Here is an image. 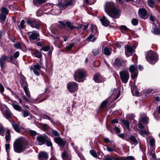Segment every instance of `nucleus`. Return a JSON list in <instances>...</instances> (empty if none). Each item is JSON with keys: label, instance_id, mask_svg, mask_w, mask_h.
I'll return each instance as SVG.
<instances>
[{"label": "nucleus", "instance_id": "nucleus-1", "mask_svg": "<svg viewBox=\"0 0 160 160\" xmlns=\"http://www.w3.org/2000/svg\"><path fill=\"white\" fill-rule=\"evenodd\" d=\"M73 0H64V2L62 3V0H58V6L55 5L52 7V5L48 8H46V11L47 12L44 13L48 15L51 14L54 15H58L61 13L60 8H65L68 6L71 5Z\"/></svg>", "mask_w": 160, "mask_h": 160}, {"label": "nucleus", "instance_id": "nucleus-14", "mask_svg": "<svg viewBox=\"0 0 160 160\" xmlns=\"http://www.w3.org/2000/svg\"><path fill=\"white\" fill-rule=\"evenodd\" d=\"M47 138L48 137L46 136L40 135L38 136L37 138V140L38 142V144L40 145H42L45 143Z\"/></svg>", "mask_w": 160, "mask_h": 160}, {"label": "nucleus", "instance_id": "nucleus-6", "mask_svg": "<svg viewBox=\"0 0 160 160\" xmlns=\"http://www.w3.org/2000/svg\"><path fill=\"white\" fill-rule=\"evenodd\" d=\"M44 67L42 63L41 62L40 64L37 63L36 65H34L33 66L30 67V69L37 76H39L40 75L39 72L41 68L44 69Z\"/></svg>", "mask_w": 160, "mask_h": 160}, {"label": "nucleus", "instance_id": "nucleus-22", "mask_svg": "<svg viewBox=\"0 0 160 160\" xmlns=\"http://www.w3.org/2000/svg\"><path fill=\"white\" fill-rule=\"evenodd\" d=\"M125 54L126 56H129L131 55L133 52V48L130 46H128L125 47Z\"/></svg>", "mask_w": 160, "mask_h": 160}, {"label": "nucleus", "instance_id": "nucleus-44", "mask_svg": "<svg viewBox=\"0 0 160 160\" xmlns=\"http://www.w3.org/2000/svg\"><path fill=\"white\" fill-rule=\"evenodd\" d=\"M28 132H29L30 135L32 136H34L36 135L37 134V132L35 131L32 130L30 129L28 130Z\"/></svg>", "mask_w": 160, "mask_h": 160}, {"label": "nucleus", "instance_id": "nucleus-11", "mask_svg": "<svg viewBox=\"0 0 160 160\" xmlns=\"http://www.w3.org/2000/svg\"><path fill=\"white\" fill-rule=\"evenodd\" d=\"M27 22V23L32 28H35L38 29H39V26L41 24L40 21L33 19L28 20Z\"/></svg>", "mask_w": 160, "mask_h": 160}, {"label": "nucleus", "instance_id": "nucleus-60", "mask_svg": "<svg viewBox=\"0 0 160 160\" xmlns=\"http://www.w3.org/2000/svg\"><path fill=\"white\" fill-rule=\"evenodd\" d=\"M48 126L46 124H44L42 126V128L43 130L46 131L48 130Z\"/></svg>", "mask_w": 160, "mask_h": 160}, {"label": "nucleus", "instance_id": "nucleus-34", "mask_svg": "<svg viewBox=\"0 0 160 160\" xmlns=\"http://www.w3.org/2000/svg\"><path fill=\"white\" fill-rule=\"evenodd\" d=\"M139 134L142 136H143L144 135H147L149 133L148 130H144L143 129H141L138 130Z\"/></svg>", "mask_w": 160, "mask_h": 160}, {"label": "nucleus", "instance_id": "nucleus-30", "mask_svg": "<svg viewBox=\"0 0 160 160\" xmlns=\"http://www.w3.org/2000/svg\"><path fill=\"white\" fill-rule=\"evenodd\" d=\"M121 121L124 125L126 126L128 130L129 129L130 124L128 120L124 119H122L121 120Z\"/></svg>", "mask_w": 160, "mask_h": 160}, {"label": "nucleus", "instance_id": "nucleus-54", "mask_svg": "<svg viewBox=\"0 0 160 160\" xmlns=\"http://www.w3.org/2000/svg\"><path fill=\"white\" fill-rule=\"evenodd\" d=\"M24 23H25V21L24 20H22L20 24V27L22 29L24 28L25 27V26L24 25Z\"/></svg>", "mask_w": 160, "mask_h": 160}, {"label": "nucleus", "instance_id": "nucleus-29", "mask_svg": "<svg viewBox=\"0 0 160 160\" xmlns=\"http://www.w3.org/2000/svg\"><path fill=\"white\" fill-rule=\"evenodd\" d=\"M32 55L34 57L38 58H40L42 57V54L41 52L37 50H36L35 52H33L32 53Z\"/></svg>", "mask_w": 160, "mask_h": 160}, {"label": "nucleus", "instance_id": "nucleus-21", "mask_svg": "<svg viewBox=\"0 0 160 160\" xmlns=\"http://www.w3.org/2000/svg\"><path fill=\"white\" fill-rule=\"evenodd\" d=\"M100 20L102 25L105 27L108 26L110 24V22L105 16H103Z\"/></svg>", "mask_w": 160, "mask_h": 160}, {"label": "nucleus", "instance_id": "nucleus-62", "mask_svg": "<svg viewBox=\"0 0 160 160\" xmlns=\"http://www.w3.org/2000/svg\"><path fill=\"white\" fill-rule=\"evenodd\" d=\"M42 15V10H39L37 12V15L39 17L41 16Z\"/></svg>", "mask_w": 160, "mask_h": 160}, {"label": "nucleus", "instance_id": "nucleus-35", "mask_svg": "<svg viewBox=\"0 0 160 160\" xmlns=\"http://www.w3.org/2000/svg\"><path fill=\"white\" fill-rule=\"evenodd\" d=\"M100 50L101 48H95L92 50V52L94 55L96 56L99 53Z\"/></svg>", "mask_w": 160, "mask_h": 160}, {"label": "nucleus", "instance_id": "nucleus-5", "mask_svg": "<svg viewBox=\"0 0 160 160\" xmlns=\"http://www.w3.org/2000/svg\"><path fill=\"white\" fill-rule=\"evenodd\" d=\"M147 61L151 64H154L158 59V56L157 53L150 51L147 52L146 56Z\"/></svg>", "mask_w": 160, "mask_h": 160}, {"label": "nucleus", "instance_id": "nucleus-3", "mask_svg": "<svg viewBox=\"0 0 160 160\" xmlns=\"http://www.w3.org/2000/svg\"><path fill=\"white\" fill-rule=\"evenodd\" d=\"M13 148L15 152L20 153L24 151L26 148H29L28 142L25 139H18L14 142Z\"/></svg>", "mask_w": 160, "mask_h": 160}, {"label": "nucleus", "instance_id": "nucleus-9", "mask_svg": "<svg viewBox=\"0 0 160 160\" xmlns=\"http://www.w3.org/2000/svg\"><path fill=\"white\" fill-rule=\"evenodd\" d=\"M31 34L29 36L28 38L30 41L31 42H33L35 40L38 41L39 40V34L38 32L33 31L32 32H28L27 34Z\"/></svg>", "mask_w": 160, "mask_h": 160}, {"label": "nucleus", "instance_id": "nucleus-13", "mask_svg": "<svg viewBox=\"0 0 160 160\" xmlns=\"http://www.w3.org/2000/svg\"><path fill=\"white\" fill-rule=\"evenodd\" d=\"M54 140L59 147L62 148H63L66 143V142L65 140L59 137L54 138Z\"/></svg>", "mask_w": 160, "mask_h": 160}, {"label": "nucleus", "instance_id": "nucleus-46", "mask_svg": "<svg viewBox=\"0 0 160 160\" xmlns=\"http://www.w3.org/2000/svg\"><path fill=\"white\" fill-rule=\"evenodd\" d=\"M50 48V47L49 46H45L42 47L40 51L42 50L44 51H47L49 50Z\"/></svg>", "mask_w": 160, "mask_h": 160}, {"label": "nucleus", "instance_id": "nucleus-31", "mask_svg": "<svg viewBox=\"0 0 160 160\" xmlns=\"http://www.w3.org/2000/svg\"><path fill=\"white\" fill-rule=\"evenodd\" d=\"M6 141H10L11 140L10 131L9 130H7L5 137Z\"/></svg>", "mask_w": 160, "mask_h": 160}, {"label": "nucleus", "instance_id": "nucleus-24", "mask_svg": "<svg viewBox=\"0 0 160 160\" xmlns=\"http://www.w3.org/2000/svg\"><path fill=\"white\" fill-rule=\"evenodd\" d=\"M11 101L12 102L11 104L13 106V108L15 110L20 111L22 108L18 104V103L14 101L11 100Z\"/></svg>", "mask_w": 160, "mask_h": 160}, {"label": "nucleus", "instance_id": "nucleus-32", "mask_svg": "<svg viewBox=\"0 0 160 160\" xmlns=\"http://www.w3.org/2000/svg\"><path fill=\"white\" fill-rule=\"evenodd\" d=\"M6 109L5 110V114L6 118L8 119V118H10L11 116V112L10 110L7 108V107L5 106Z\"/></svg>", "mask_w": 160, "mask_h": 160}, {"label": "nucleus", "instance_id": "nucleus-36", "mask_svg": "<svg viewBox=\"0 0 160 160\" xmlns=\"http://www.w3.org/2000/svg\"><path fill=\"white\" fill-rule=\"evenodd\" d=\"M60 134L58 132L54 130H52L51 131V136H59Z\"/></svg>", "mask_w": 160, "mask_h": 160}, {"label": "nucleus", "instance_id": "nucleus-52", "mask_svg": "<svg viewBox=\"0 0 160 160\" xmlns=\"http://www.w3.org/2000/svg\"><path fill=\"white\" fill-rule=\"evenodd\" d=\"M108 102L106 100L103 101L101 103L100 107L102 108H104L107 104Z\"/></svg>", "mask_w": 160, "mask_h": 160}, {"label": "nucleus", "instance_id": "nucleus-10", "mask_svg": "<svg viewBox=\"0 0 160 160\" xmlns=\"http://www.w3.org/2000/svg\"><path fill=\"white\" fill-rule=\"evenodd\" d=\"M8 10L7 9L3 7L1 10V13H0V22L2 24H3L6 19L8 13Z\"/></svg>", "mask_w": 160, "mask_h": 160}, {"label": "nucleus", "instance_id": "nucleus-41", "mask_svg": "<svg viewBox=\"0 0 160 160\" xmlns=\"http://www.w3.org/2000/svg\"><path fill=\"white\" fill-rule=\"evenodd\" d=\"M131 92L134 95V93H135V95L136 96H138L139 93V92L136 89V87H134L133 89H132V88H131Z\"/></svg>", "mask_w": 160, "mask_h": 160}, {"label": "nucleus", "instance_id": "nucleus-57", "mask_svg": "<svg viewBox=\"0 0 160 160\" xmlns=\"http://www.w3.org/2000/svg\"><path fill=\"white\" fill-rule=\"evenodd\" d=\"M120 28L121 30H124L125 31H128L129 30V29L127 28L125 26L122 25L120 27Z\"/></svg>", "mask_w": 160, "mask_h": 160}, {"label": "nucleus", "instance_id": "nucleus-18", "mask_svg": "<svg viewBox=\"0 0 160 160\" xmlns=\"http://www.w3.org/2000/svg\"><path fill=\"white\" fill-rule=\"evenodd\" d=\"M20 53L19 51L16 52L13 56L8 55V57L9 58V60L8 61V62H13V60L17 59L19 56Z\"/></svg>", "mask_w": 160, "mask_h": 160}, {"label": "nucleus", "instance_id": "nucleus-40", "mask_svg": "<svg viewBox=\"0 0 160 160\" xmlns=\"http://www.w3.org/2000/svg\"><path fill=\"white\" fill-rule=\"evenodd\" d=\"M150 147H152V148H154V146L155 145V140L153 138H151L150 140Z\"/></svg>", "mask_w": 160, "mask_h": 160}, {"label": "nucleus", "instance_id": "nucleus-7", "mask_svg": "<svg viewBox=\"0 0 160 160\" xmlns=\"http://www.w3.org/2000/svg\"><path fill=\"white\" fill-rule=\"evenodd\" d=\"M121 81L123 83H127L129 78V74L128 71L122 70L119 72Z\"/></svg>", "mask_w": 160, "mask_h": 160}, {"label": "nucleus", "instance_id": "nucleus-16", "mask_svg": "<svg viewBox=\"0 0 160 160\" xmlns=\"http://www.w3.org/2000/svg\"><path fill=\"white\" fill-rule=\"evenodd\" d=\"M38 158L39 160H48V156L47 152H42L39 153Z\"/></svg>", "mask_w": 160, "mask_h": 160}, {"label": "nucleus", "instance_id": "nucleus-26", "mask_svg": "<svg viewBox=\"0 0 160 160\" xmlns=\"http://www.w3.org/2000/svg\"><path fill=\"white\" fill-rule=\"evenodd\" d=\"M122 65L121 60L119 59L116 58L114 62V67L119 68Z\"/></svg>", "mask_w": 160, "mask_h": 160}, {"label": "nucleus", "instance_id": "nucleus-15", "mask_svg": "<svg viewBox=\"0 0 160 160\" xmlns=\"http://www.w3.org/2000/svg\"><path fill=\"white\" fill-rule=\"evenodd\" d=\"M138 14L139 16L142 19L147 18V11L144 8L140 9L138 11Z\"/></svg>", "mask_w": 160, "mask_h": 160}, {"label": "nucleus", "instance_id": "nucleus-4", "mask_svg": "<svg viewBox=\"0 0 160 160\" xmlns=\"http://www.w3.org/2000/svg\"><path fill=\"white\" fill-rule=\"evenodd\" d=\"M88 76L87 72L83 68L77 69L73 75L74 80L79 82H83Z\"/></svg>", "mask_w": 160, "mask_h": 160}, {"label": "nucleus", "instance_id": "nucleus-45", "mask_svg": "<svg viewBox=\"0 0 160 160\" xmlns=\"http://www.w3.org/2000/svg\"><path fill=\"white\" fill-rule=\"evenodd\" d=\"M152 32L155 34L158 35L160 34V30L157 28H154L152 31Z\"/></svg>", "mask_w": 160, "mask_h": 160}, {"label": "nucleus", "instance_id": "nucleus-8", "mask_svg": "<svg viewBox=\"0 0 160 160\" xmlns=\"http://www.w3.org/2000/svg\"><path fill=\"white\" fill-rule=\"evenodd\" d=\"M67 87L68 90L71 93H73L76 92L78 88L77 83L74 82L68 83Z\"/></svg>", "mask_w": 160, "mask_h": 160}, {"label": "nucleus", "instance_id": "nucleus-58", "mask_svg": "<svg viewBox=\"0 0 160 160\" xmlns=\"http://www.w3.org/2000/svg\"><path fill=\"white\" fill-rule=\"evenodd\" d=\"M4 89L3 86L2 84H0V92L3 95H4V94H3V93L4 92Z\"/></svg>", "mask_w": 160, "mask_h": 160}, {"label": "nucleus", "instance_id": "nucleus-56", "mask_svg": "<svg viewBox=\"0 0 160 160\" xmlns=\"http://www.w3.org/2000/svg\"><path fill=\"white\" fill-rule=\"evenodd\" d=\"M6 150L7 152L8 153L10 151V144H6L5 145Z\"/></svg>", "mask_w": 160, "mask_h": 160}, {"label": "nucleus", "instance_id": "nucleus-28", "mask_svg": "<svg viewBox=\"0 0 160 160\" xmlns=\"http://www.w3.org/2000/svg\"><path fill=\"white\" fill-rule=\"evenodd\" d=\"M20 83L23 88H28V84L26 82L25 78H24L21 79Z\"/></svg>", "mask_w": 160, "mask_h": 160}, {"label": "nucleus", "instance_id": "nucleus-42", "mask_svg": "<svg viewBox=\"0 0 160 160\" xmlns=\"http://www.w3.org/2000/svg\"><path fill=\"white\" fill-rule=\"evenodd\" d=\"M92 31L94 33H97V27L94 25H92L91 27Z\"/></svg>", "mask_w": 160, "mask_h": 160}, {"label": "nucleus", "instance_id": "nucleus-59", "mask_svg": "<svg viewBox=\"0 0 160 160\" xmlns=\"http://www.w3.org/2000/svg\"><path fill=\"white\" fill-rule=\"evenodd\" d=\"M132 74L131 75L132 78L134 79L136 78L138 74L137 72H132Z\"/></svg>", "mask_w": 160, "mask_h": 160}, {"label": "nucleus", "instance_id": "nucleus-37", "mask_svg": "<svg viewBox=\"0 0 160 160\" xmlns=\"http://www.w3.org/2000/svg\"><path fill=\"white\" fill-rule=\"evenodd\" d=\"M147 3L149 6L152 8H153L155 5V2L153 0H148Z\"/></svg>", "mask_w": 160, "mask_h": 160}, {"label": "nucleus", "instance_id": "nucleus-53", "mask_svg": "<svg viewBox=\"0 0 160 160\" xmlns=\"http://www.w3.org/2000/svg\"><path fill=\"white\" fill-rule=\"evenodd\" d=\"M90 154L94 157L95 158H97L98 156L97 155L96 152L93 150H91L90 151Z\"/></svg>", "mask_w": 160, "mask_h": 160}, {"label": "nucleus", "instance_id": "nucleus-50", "mask_svg": "<svg viewBox=\"0 0 160 160\" xmlns=\"http://www.w3.org/2000/svg\"><path fill=\"white\" fill-rule=\"evenodd\" d=\"M14 47L18 49H20L21 48V45L20 42H18L14 44Z\"/></svg>", "mask_w": 160, "mask_h": 160}, {"label": "nucleus", "instance_id": "nucleus-63", "mask_svg": "<svg viewBox=\"0 0 160 160\" xmlns=\"http://www.w3.org/2000/svg\"><path fill=\"white\" fill-rule=\"evenodd\" d=\"M42 118L44 119H47L49 120H51V119L50 117L46 115H43L42 116Z\"/></svg>", "mask_w": 160, "mask_h": 160}, {"label": "nucleus", "instance_id": "nucleus-43", "mask_svg": "<svg viewBox=\"0 0 160 160\" xmlns=\"http://www.w3.org/2000/svg\"><path fill=\"white\" fill-rule=\"evenodd\" d=\"M45 143H46L47 145L48 146L52 147V143L50 139L48 137Z\"/></svg>", "mask_w": 160, "mask_h": 160}, {"label": "nucleus", "instance_id": "nucleus-17", "mask_svg": "<svg viewBox=\"0 0 160 160\" xmlns=\"http://www.w3.org/2000/svg\"><path fill=\"white\" fill-rule=\"evenodd\" d=\"M93 79L95 82L97 83L101 82L105 80L104 78L99 74L95 75L93 76Z\"/></svg>", "mask_w": 160, "mask_h": 160}, {"label": "nucleus", "instance_id": "nucleus-47", "mask_svg": "<svg viewBox=\"0 0 160 160\" xmlns=\"http://www.w3.org/2000/svg\"><path fill=\"white\" fill-rule=\"evenodd\" d=\"M148 121V118L147 117H143L141 119V121L144 123H147Z\"/></svg>", "mask_w": 160, "mask_h": 160}, {"label": "nucleus", "instance_id": "nucleus-39", "mask_svg": "<svg viewBox=\"0 0 160 160\" xmlns=\"http://www.w3.org/2000/svg\"><path fill=\"white\" fill-rule=\"evenodd\" d=\"M29 112L28 110L22 111V114L24 117H28L29 115Z\"/></svg>", "mask_w": 160, "mask_h": 160}, {"label": "nucleus", "instance_id": "nucleus-38", "mask_svg": "<svg viewBox=\"0 0 160 160\" xmlns=\"http://www.w3.org/2000/svg\"><path fill=\"white\" fill-rule=\"evenodd\" d=\"M26 95L28 97L31 98V95L30 94V93L29 91L28 88H23Z\"/></svg>", "mask_w": 160, "mask_h": 160}, {"label": "nucleus", "instance_id": "nucleus-12", "mask_svg": "<svg viewBox=\"0 0 160 160\" xmlns=\"http://www.w3.org/2000/svg\"><path fill=\"white\" fill-rule=\"evenodd\" d=\"M8 58L9 59L8 56L7 57L6 55H2L0 58V66L1 68V71L4 72V69L6 66V62L8 60Z\"/></svg>", "mask_w": 160, "mask_h": 160}, {"label": "nucleus", "instance_id": "nucleus-64", "mask_svg": "<svg viewBox=\"0 0 160 160\" xmlns=\"http://www.w3.org/2000/svg\"><path fill=\"white\" fill-rule=\"evenodd\" d=\"M126 160H134V158L132 156H129L126 157Z\"/></svg>", "mask_w": 160, "mask_h": 160}, {"label": "nucleus", "instance_id": "nucleus-48", "mask_svg": "<svg viewBox=\"0 0 160 160\" xmlns=\"http://www.w3.org/2000/svg\"><path fill=\"white\" fill-rule=\"evenodd\" d=\"M5 131L4 128L3 127H0V135L2 136L4 135Z\"/></svg>", "mask_w": 160, "mask_h": 160}, {"label": "nucleus", "instance_id": "nucleus-23", "mask_svg": "<svg viewBox=\"0 0 160 160\" xmlns=\"http://www.w3.org/2000/svg\"><path fill=\"white\" fill-rule=\"evenodd\" d=\"M12 125L15 131L18 133L21 132V129L20 128L19 123H17L12 122Z\"/></svg>", "mask_w": 160, "mask_h": 160}, {"label": "nucleus", "instance_id": "nucleus-27", "mask_svg": "<svg viewBox=\"0 0 160 160\" xmlns=\"http://www.w3.org/2000/svg\"><path fill=\"white\" fill-rule=\"evenodd\" d=\"M112 50L111 48L106 47L103 49V52L106 55L109 56L111 54Z\"/></svg>", "mask_w": 160, "mask_h": 160}, {"label": "nucleus", "instance_id": "nucleus-51", "mask_svg": "<svg viewBox=\"0 0 160 160\" xmlns=\"http://www.w3.org/2000/svg\"><path fill=\"white\" fill-rule=\"evenodd\" d=\"M62 157L63 160H66V159L67 158L66 152L64 151L62 153Z\"/></svg>", "mask_w": 160, "mask_h": 160}, {"label": "nucleus", "instance_id": "nucleus-33", "mask_svg": "<svg viewBox=\"0 0 160 160\" xmlns=\"http://www.w3.org/2000/svg\"><path fill=\"white\" fill-rule=\"evenodd\" d=\"M137 67L136 66H135L134 65H131L129 67V70L131 73L134 72H137L136 71Z\"/></svg>", "mask_w": 160, "mask_h": 160}, {"label": "nucleus", "instance_id": "nucleus-20", "mask_svg": "<svg viewBox=\"0 0 160 160\" xmlns=\"http://www.w3.org/2000/svg\"><path fill=\"white\" fill-rule=\"evenodd\" d=\"M148 155L151 160H154L156 159V157L154 148L151 149L148 152Z\"/></svg>", "mask_w": 160, "mask_h": 160}, {"label": "nucleus", "instance_id": "nucleus-61", "mask_svg": "<svg viewBox=\"0 0 160 160\" xmlns=\"http://www.w3.org/2000/svg\"><path fill=\"white\" fill-rule=\"evenodd\" d=\"M59 22L61 24V27L62 28H64L66 26V23L64 22L61 21Z\"/></svg>", "mask_w": 160, "mask_h": 160}, {"label": "nucleus", "instance_id": "nucleus-2", "mask_svg": "<svg viewBox=\"0 0 160 160\" xmlns=\"http://www.w3.org/2000/svg\"><path fill=\"white\" fill-rule=\"evenodd\" d=\"M105 10L107 14L112 18H118L120 15V9L116 6L115 3L112 2L106 3L105 6Z\"/></svg>", "mask_w": 160, "mask_h": 160}, {"label": "nucleus", "instance_id": "nucleus-19", "mask_svg": "<svg viewBox=\"0 0 160 160\" xmlns=\"http://www.w3.org/2000/svg\"><path fill=\"white\" fill-rule=\"evenodd\" d=\"M126 140L130 142L131 144H134L136 145L138 144V142L135 137L132 135L130 136L128 138L126 139Z\"/></svg>", "mask_w": 160, "mask_h": 160}, {"label": "nucleus", "instance_id": "nucleus-49", "mask_svg": "<svg viewBox=\"0 0 160 160\" xmlns=\"http://www.w3.org/2000/svg\"><path fill=\"white\" fill-rule=\"evenodd\" d=\"M131 22L133 25L136 26L138 24V21L137 19L133 18Z\"/></svg>", "mask_w": 160, "mask_h": 160}, {"label": "nucleus", "instance_id": "nucleus-25", "mask_svg": "<svg viewBox=\"0 0 160 160\" xmlns=\"http://www.w3.org/2000/svg\"><path fill=\"white\" fill-rule=\"evenodd\" d=\"M65 23L66 26L71 30H72L74 28L80 29L82 28V26L81 25H78V26L74 27L69 22H66Z\"/></svg>", "mask_w": 160, "mask_h": 160}, {"label": "nucleus", "instance_id": "nucleus-55", "mask_svg": "<svg viewBox=\"0 0 160 160\" xmlns=\"http://www.w3.org/2000/svg\"><path fill=\"white\" fill-rule=\"evenodd\" d=\"M74 45V44H73L72 43H71L69 46L67 47L66 48L67 50L68 51L72 49V48L73 47V46Z\"/></svg>", "mask_w": 160, "mask_h": 160}]
</instances>
